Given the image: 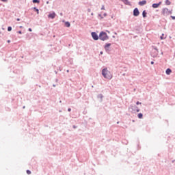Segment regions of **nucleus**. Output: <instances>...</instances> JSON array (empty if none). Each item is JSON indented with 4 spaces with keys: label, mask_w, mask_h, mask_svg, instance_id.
<instances>
[{
    "label": "nucleus",
    "mask_w": 175,
    "mask_h": 175,
    "mask_svg": "<svg viewBox=\"0 0 175 175\" xmlns=\"http://www.w3.org/2000/svg\"><path fill=\"white\" fill-rule=\"evenodd\" d=\"M102 75L105 79H107L108 80L113 79V75H111L110 71L107 70V68L102 70Z\"/></svg>",
    "instance_id": "obj_1"
},
{
    "label": "nucleus",
    "mask_w": 175,
    "mask_h": 175,
    "mask_svg": "<svg viewBox=\"0 0 175 175\" xmlns=\"http://www.w3.org/2000/svg\"><path fill=\"white\" fill-rule=\"evenodd\" d=\"M98 36L100 40H102L103 42H105V40H109V36L107 35V33H106V31H100Z\"/></svg>",
    "instance_id": "obj_2"
},
{
    "label": "nucleus",
    "mask_w": 175,
    "mask_h": 175,
    "mask_svg": "<svg viewBox=\"0 0 175 175\" xmlns=\"http://www.w3.org/2000/svg\"><path fill=\"white\" fill-rule=\"evenodd\" d=\"M92 38L94 40H99V36H98V33L95 31H92L91 33Z\"/></svg>",
    "instance_id": "obj_3"
},
{
    "label": "nucleus",
    "mask_w": 175,
    "mask_h": 175,
    "mask_svg": "<svg viewBox=\"0 0 175 175\" xmlns=\"http://www.w3.org/2000/svg\"><path fill=\"white\" fill-rule=\"evenodd\" d=\"M133 14L135 17H137L140 14V11H139V8H135L133 10Z\"/></svg>",
    "instance_id": "obj_4"
},
{
    "label": "nucleus",
    "mask_w": 175,
    "mask_h": 175,
    "mask_svg": "<svg viewBox=\"0 0 175 175\" xmlns=\"http://www.w3.org/2000/svg\"><path fill=\"white\" fill-rule=\"evenodd\" d=\"M136 109H137V106L136 105H131L129 107V110L131 113H135L136 111Z\"/></svg>",
    "instance_id": "obj_5"
},
{
    "label": "nucleus",
    "mask_w": 175,
    "mask_h": 175,
    "mask_svg": "<svg viewBox=\"0 0 175 175\" xmlns=\"http://www.w3.org/2000/svg\"><path fill=\"white\" fill-rule=\"evenodd\" d=\"M163 14H172V11H169L167 8H163L162 10Z\"/></svg>",
    "instance_id": "obj_6"
},
{
    "label": "nucleus",
    "mask_w": 175,
    "mask_h": 175,
    "mask_svg": "<svg viewBox=\"0 0 175 175\" xmlns=\"http://www.w3.org/2000/svg\"><path fill=\"white\" fill-rule=\"evenodd\" d=\"M161 5H162V1H160L157 3H153L152 5V8H153V9H157V8H159V6H161Z\"/></svg>",
    "instance_id": "obj_7"
},
{
    "label": "nucleus",
    "mask_w": 175,
    "mask_h": 175,
    "mask_svg": "<svg viewBox=\"0 0 175 175\" xmlns=\"http://www.w3.org/2000/svg\"><path fill=\"white\" fill-rule=\"evenodd\" d=\"M55 16H56V14L55 12H53L52 13L49 14L48 18H51L52 20H54V18H55Z\"/></svg>",
    "instance_id": "obj_8"
},
{
    "label": "nucleus",
    "mask_w": 175,
    "mask_h": 175,
    "mask_svg": "<svg viewBox=\"0 0 175 175\" xmlns=\"http://www.w3.org/2000/svg\"><path fill=\"white\" fill-rule=\"evenodd\" d=\"M110 46H111V43H106L104 46V49L106 51H109V49L110 48Z\"/></svg>",
    "instance_id": "obj_9"
},
{
    "label": "nucleus",
    "mask_w": 175,
    "mask_h": 175,
    "mask_svg": "<svg viewBox=\"0 0 175 175\" xmlns=\"http://www.w3.org/2000/svg\"><path fill=\"white\" fill-rule=\"evenodd\" d=\"M146 3H147V1L143 0V1H139L138 5H139V6H144V5H146Z\"/></svg>",
    "instance_id": "obj_10"
},
{
    "label": "nucleus",
    "mask_w": 175,
    "mask_h": 175,
    "mask_svg": "<svg viewBox=\"0 0 175 175\" xmlns=\"http://www.w3.org/2000/svg\"><path fill=\"white\" fill-rule=\"evenodd\" d=\"M142 16H143L144 18H146V17H147V11L144 10L142 12Z\"/></svg>",
    "instance_id": "obj_11"
},
{
    "label": "nucleus",
    "mask_w": 175,
    "mask_h": 175,
    "mask_svg": "<svg viewBox=\"0 0 175 175\" xmlns=\"http://www.w3.org/2000/svg\"><path fill=\"white\" fill-rule=\"evenodd\" d=\"M165 73H166V75H170V73H172V69H170V68H167L166 70H165Z\"/></svg>",
    "instance_id": "obj_12"
},
{
    "label": "nucleus",
    "mask_w": 175,
    "mask_h": 175,
    "mask_svg": "<svg viewBox=\"0 0 175 175\" xmlns=\"http://www.w3.org/2000/svg\"><path fill=\"white\" fill-rule=\"evenodd\" d=\"M97 98H98V99H101L100 102H102V100H103L102 99H103V94H98Z\"/></svg>",
    "instance_id": "obj_13"
},
{
    "label": "nucleus",
    "mask_w": 175,
    "mask_h": 175,
    "mask_svg": "<svg viewBox=\"0 0 175 175\" xmlns=\"http://www.w3.org/2000/svg\"><path fill=\"white\" fill-rule=\"evenodd\" d=\"M64 25L67 28H69L70 27V23L69 21H66V22H65Z\"/></svg>",
    "instance_id": "obj_14"
},
{
    "label": "nucleus",
    "mask_w": 175,
    "mask_h": 175,
    "mask_svg": "<svg viewBox=\"0 0 175 175\" xmlns=\"http://www.w3.org/2000/svg\"><path fill=\"white\" fill-rule=\"evenodd\" d=\"M33 10L36 12L37 14H39V9H38L36 7L33 8Z\"/></svg>",
    "instance_id": "obj_15"
},
{
    "label": "nucleus",
    "mask_w": 175,
    "mask_h": 175,
    "mask_svg": "<svg viewBox=\"0 0 175 175\" xmlns=\"http://www.w3.org/2000/svg\"><path fill=\"white\" fill-rule=\"evenodd\" d=\"M160 39L161 40H163V39H166V37H165V34L162 33V35L160 36Z\"/></svg>",
    "instance_id": "obj_16"
},
{
    "label": "nucleus",
    "mask_w": 175,
    "mask_h": 175,
    "mask_svg": "<svg viewBox=\"0 0 175 175\" xmlns=\"http://www.w3.org/2000/svg\"><path fill=\"white\" fill-rule=\"evenodd\" d=\"M137 117H138V118H139V119L143 118V113H138V114H137Z\"/></svg>",
    "instance_id": "obj_17"
},
{
    "label": "nucleus",
    "mask_w": 175,
    "mask_h": 175,
    "mask_svg": "<svg viewBox=\"0 0 175 175\" xmlns=\"http://www.w3.org/2000/svg\"><path fill=\"white\" fill-rule=\"evenodd\" d=\"M33 3H40V0H32Z\"/></svg>",
    "instance_id": "obj_18"
},
{
    "label": "nucleus",
    "mask_w": 175,
    "mask_h": 175,
    "mask_svg": "<svg viewBox=\"0 0 175 175\" xmlns=\"http://www.w3.org/2000/svg\"><path fill=\"white\" fill-rule=\"evenodd\" d=\"M171 4H172V2H170V0H165V5H171Z\"/></svg>",
    "instance_id": "obj_19"
},
{
    "label": "nucleus",
    "mask_w": 175,
    "mask_h": 175,
    "mask_svg": "<svg viewBox=\"0 0 175 175\" xmlns=\"http://www.w3.org/2000/svg\"><path fill=\"white\" fill-rule=\"evenodd\" d=\"M98 18H99V20H102V19H103V16H102V14H98Z\"/></svg>",
    "instance_id": "obj_20"
},
{
    "label": "nucleus",
    "mask_w": 175,
    "mask_h": 175,
    "mask_svg": "<svg viewBox=\"0 0 175 175\" xmlns=\"http://www.w3.org/2000/svg\"><path fill=\"white\" fill-rule=\"evenodd\" d=\"M12 26H9L8 27V32H10L11 31H12Z\"/></svg>",
    "instance_id": "obj_21"
},
{
    "label": "nucleus",
    "mask_w": 175,
    "mask_h": 175,
    "mask_svg": "<svg viewBox=\"0 0 175 175\" xmlns=\"http://www.w3.org/2000/svg\"><path fill=\"white\" fill-rule=\"evenodd\" d=\"M26 173H27V174H31V170H27Z\"/></svg>",
    "instance_id": "obj_22"
},
{
    "label": "nucleus",
    "mask_w": 175,
    "mask_h": 175,
    "mask_svg": "<svg viewBox=\"0 0 175 175\" xmlns=\"http://www.w3.org/2000/svg\"><path fill=\"white\" fill-rule=\"evenodd\" d=\"M135 111H137V113H139V111H140V109H139V107H137Z\"/></svg>",
    "instance_id": "obj_23"
},
{
    "label": "nucleus",
    "mask_w": 175,
    "mask_h": 175,
    "mask_svg": "<svg viewBox=\"0 0 175 175\" xmlns=\"http://www.w3.org/2000/svg\"><path fill=\"white\" fill-rule=\"evenodd\" d=\"M101 10H105V5H102Z\"/></svg>",
    "instance_id": "obj_24"
},
{
    "label": "nucleus",
    "mask_w": 175,
    "mask_h": 175,
    "mask_svg": "<svg viewBox=\"0 0 175 175\" xmlns=\"http://www.w3.org/2000/svg\"><path fill=\"white\" fill-rule=\"evenodd\" d=\"M154 50H156L157 53H159V51H158V48L154 47Z\"/></svg>",
    "instance_id": "obj_25"
},
{
    "label": "nucleus",
    "mask_w": 175,
    "mask_h": 175,
    "mask_svg": "<svg viewBox=\"0 0 175 175\" xmlns=\"http://www.w3.org/2000/svg\"><path fill=\"white\" fill-rule=\"evenodd\" d=\"M17 33H20V34L21 35V33H23V31H21V30L18 31H17Z\"/></svg>",
    "instance_id": "obj_26"
},
{
    "label": "nucleus",
    "mask_w": 175,
    "mask_h": 175,
    "mask_svg": "<svg viewBox=\"0 0 175 175\" xmlns=\"http://www.w3.org/2000/svg\"><path fill=\"white\" fill-rule=\"evenodd\" d=\"M1 1V2H4V3H7L8 2V0H0Z\"/></svg>",
    "instance_id": "obj_27"
},
{
    "label": "nucleus",
    "mask_w": 175,
    "mask_h": 175,
    "mask_svg": "<svg viewBox=\"0 0 175 175\" xmlns=\"http://www.w3.org/2000/svg\"><path fill=\"white\" fill-rule=\"evenodd\" d=\"M136 105H142V103L139 102V101H137L136 102Z\"/></svg>",
    "instance_id": "obj_28"
},
{
    "label": "nucleus",
    "mask_w": 175,
    "mask_h": 175,
    "mask_svg": "<svg viewBox=\"0 0 175 175\" xmlns=\"http://www.w3.org/2000/svg\"><path fill=\"white\" fill-rule=\"evenodd\" d=\"M28 31H29V32H32V29L31 28H29Z\"/></svg>",
    "instance_id": "obj_29"
},
{
    "label": "nucleus",
    "mask_w": 175,
    "mask_h": 175,
    "mask_svg": "<svg viewBox=\"0 0 175 175\" xmlns=\"http://www.w3.org/2000/svg\"><path fill=\"white\" fill-rule=\"evenodd\" d=\"M72 128H74V129H76V128H77V126L73 125V126H72Z\"/></svg>",
    "instance_id": "obj_30"
},
{
    "label": "nucleus",
    "mask_w": 175,
    "mask_h": 175,
    "mask_svg": "<svg viewBox=\"0 0 175 175\" xmlns=\"http://www.w3.org/2000/svg\"><path fill=\"white\" fill-rule=\"evenodd\" d=\"M103 16H104V17H106L107 16V13H104Z\"/></svg>",
    "instance_id": "obj_31"
},
{
    "label": "nucleus",
    "mask_w": 175,
    "mask_h": 175,
    "mask_svg": "<svg viewBox=\"0 0 175 175\" xmlns=\"http://www.w3.org/2000/svg\"><path fill=\"white\" fill-rule=\"evenodd\" d=\"M171 18H172V20H175V16H171Z\"/></svg>",
    "instance_id": "obj_32"
},
{
    "label": "nucleus",
    "mask_w": 175,
    "mask_h": 175,
    "mask_svg": "<svg viewBox=\"0 0 175 175\" xmlns=\"http://www.w3.org/2000/svg\"><path fill=\"white\" fill-rule=\"evenodd\" d=\"M88 13H90L91 9H90V8H88Z\"/></svg>",
    "instance_id": "obj_33"
},
{
    "label": "nucleus",
    "mask_w": 175,
    "mask_h": 175,
    "mask_svg": "<svg viewBox=\"0 0 175 175\" xmlns=\"http://www.w3.org/2000/svg\"><path fill=\"white\" fill-rule=\"evenodd\" d=\"M68 111H72V109L68 108Z\"/></svg>",
    "instance_id": "obj_34"
},
{
    "label": "nucleus",
    "mask_w": 175,
    "mask_h": 175,
    "mask_svg": "<svg viewBox=\"0 0 175 175\" xmlns=\"http://www.w3.org/2000/svg\"><path fill=\"white\" fill-rule=\"evenodd\" d=\"M150 64H151V65H154V62L152 61V62H150Z\"/></svg>",
    "instance_id": "obj_35"
},
{
    "label": "nucleus",
    "mask_w": 175,
    "mask_h": 175,
    "mask_svg": "<svg viewBox=\"0 0 175 175\" xmlns=\"http://www.w3.org/2000/svg\"><path fill=\"white\" fill-rule=\"evenodd\" d=\"M16 21H20V18H16Z\"/></svg>",
    "instance_id": "obj_36"
},
{
    "label": "nucleus",
    "mask_w": 175,
    "mask_h": 175,
    "mask_svg": "<svg viewBox=\"0 0 175 175\" xmlns=\"http://www.w3.org/2000/svg\"><path fill=\"white\" fill-rule=\"evenodd\" d=\"M7 42L8 43H10V40H8Z\"/></svg>",
    "instance_id": "obj_37"
},
{
    "label": "nucleus",
    "mask_w": 175,
    "mask_h": 175,
    "mask_svg": "<svg viewBox=\"0 0 175 175\" xmlns=\"http://www.w3.org/2000/svg\"><path fill=\"white\" fill-rule=\"evenodd\" d=\"M100 54H101V55L103 54V51H100Z\"/></svg>",
    "instance_id": "obj_38"
},
{
    "label": "nucleus",
    "mask_w": 175,
    "mask_h": 175,
    "mask_svg": "<svg viewBox=\"0 0 175 175\" xmlns=\"http://www.w3.org/2000/svg\"><path fill=\"white\" fill-rule=\"evenodd\" d=\"M55 73L57 75V73H58V72H57V70H55Z\"/></svg>",
    "instance_id": "obj_39"
},
{
    "label": "nucleus",
    "mask_w": 175,
    "mask_h": 175,
    "mask_svg": "<svg viewBox=\"0 0 175 175\" xmlns=\"http://www.w3.org/2000/svg\"><path fill=\"white\" fill-rule=\"evenodd\" d=\"M174 162H175V160H173V161H172V163H174Z\"/></svg>",
    "instance_id": "obj_40"
},
{
    "label": "nucleus",
    "mask_w": 175,
    "mask_h": 175,
    "mask_svg": "<svg viewBox=\"0 0 175 175\" xmlns=\"http://www.w3.org/2000/svg\"><path fill=\"white\" fill-rule=\"evenodd\" d=\"M91 16H94V13H92V14H91Z\"/></svg>",
    "instance_id": "obj_41"
},
{
    "label": "nucleus",
    "mask_w": 175,
    "mask_h": 175,
    "mask_svg": "<svg viewBox=\"0 0 175 175\" xmlns=\"http://www.w3.org/2000/svg\"><path fill=\"white\" fill-rule=\"evenodd\" d=\"M23 109H25V106H23Z\"/></svg>",
    "instance_id": "obj_42"
},
{
    "label": "nucleus",
    "mask_w": 175,
    "mask_h": 175,
    "mask_svg": "<svg viewBox=\"0 0 175 175\" xmlns=\"http://www.w3.org/2000/svg\"><path fill=\"white\" fill-rule=\"evenodd\" d=\"M53 87H55V84H53Z\"/></svg>",
    "instance_id": "obj_43"
},
{
    "label": "nucleus",
    "mask_w": 175,
    "mask_h": 175,
    "mask_svg": "<svg viewBox=\"0 0 175 175\" xmlns=\"http://www.w3.org/2000/svg\"><path fill=\"white\" fill-rule=\"evenodd\" d=\"M107 32H108L109 33H110V31H107Z\"/></svg>",
    "instance_id": "obj_44"
},
{
    "label": "nucleus",
    "mask_w": 175,
    "mask_h": 175,
    "mask_svg": "<svg viewBox=\"0 0 175 175\" xmlns=\"http://www.w3.org/2000/svg\"><path fill=\"white\" fill-rule=\"evenodd\" d=\"M112 38H116V36H113Z\"/></svg>",
    "instance_id": "obj_45"
},
{
    "label": "nucleus",
    "mask_w": 175,
    "mask_h": 175,
    "mask_svg": "<svg viewBox=\"0 0 175 175\" xmlns=\"http://www.w3.org/2000/svg\"><path fill=\"white\" fill-rule=\"evenodd\" d=\"M117 124H120V122H117Z\"/></svg>",
    "instance_id": "obj_46"
},
{
    "label": "nucleus",
    "mask_w": 175,
    "mask_h": 175,
    "mask_svg": "<svg viewBox=\"0 0 175 175\" xmlns=\"http://www.w3.org/2000/svg\"><path fill=\"white\" fill-rule=\"evenodd\" d=\"M23 27V26H20V28H22Z\"/></svg>",
    "instance_id": "obj_47"
},
{
    "label": "nucleus",
    "mask_w": 175,
    "mask_h": 175,
    "mask_svg": "<svg viewBox=\"0 0 175 175\" xmlns=\"http://www.w3.org/2000/svg\"><path fill=\"white\" fill-rule=\"evenodd\" d=\"M67 72H69V70H67Z\"/></svg>",
    "instance_id": "obj_48"
},
{
    "label": "nucleus",
    "mask_w": 175,
    "mask_h": 175,
    "mask_svg": "<svg viewBox=\"0 0 175 175\" xmlns=\"http://www.w3.org/2000/svg\"><path fill=\"white\" fill-rule=\"evenodd\" d=\"M46 3H49V1H47Z\"/></svg>",
    "instance_id": "obj_49"
},
{
    "label": "nucleus",
    "mask_w": 175,
    "mask_h": 175,
    "mask_svg": "<svg viewBox=\"0 0 175 175\" xmlns=\"http://www.w3.org/2000/svg\"><path fill=\"white\" fill-rule=\"evenodd\" d=\"M2 4L0 3V6H1Z\"/></svg>",
    "instance_id": "obj_50"
},
{
    "label": "nucleus",
    "mask_w": 175,
    "mask_h": 175,
    "mask_svg": "<svg viewBox=\"0 0 175 175\" xmlns=\"http://www.w3.org/2000/svg\"><path fill=\"white\" fill-rule=\"evenodd\" d=\"M111 18H113V16H111Z\"/></svg>",
    "instance_id": "obj_51"
}]
</instances>
